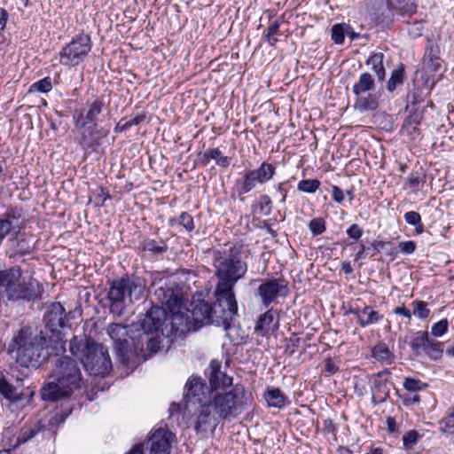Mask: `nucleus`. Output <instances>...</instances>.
Instances as JSON below:
<instances>
[{
	"label": "nucleus",
	"mask_w": 454,
	"mask_h": 454,
	"mask_svg": "<svg viewBox=\"0 0 454 454\" xmlns=\"http://www.w3.org/2000/svg\"><path fill=\"white\" fill-rule=\"evenodd\" d=\"M177 223L182 225L187 231H192L194 229V222L192 216L187 213L183 212L177 218Z\"/></svg>",
	"instance_id": "obj_55"
},
{
	"label": "nucleus",
	"mask_w": 454,
	"mask_h": 454,
	"mask_svg": "<svg viewBox=\"0 0 454 454\" xmlns=\"http://www.w3.org/2000/svg\"><path fill=\"white\" fill-rule=\"evenodd\" d=\"M259 208L262 215H270L272 212V200L269 195L263 194L259 198Z\"/></svg>",
	"instance_id": "obj_54"
},
{
	"label": "nucleus",
	"mask_w": 454,
	"mask_h": 454,
	"mask_svg": "<svg viewBox=\"0 0 454 454\" xmlns=\"http://www.w3.org/2000/svg\"><path fill=\"white\" fill-rule=\"evenodd\" d=\"M168 319L165 309L158 305H152L146 313L141 317L137 324L132 325L136 334H157L162 332V326Z\"/></svg>",
	"instance_id": "obj_12"
},
{
	"label": "nucleus",
	"mask_w": 454,
	"mask_h": 454,
	"mask_svg": "<svg viewBox=\"0 0 454 454\" xmlns=\"http://www.w3.org/2000/svg\"><path fill=\"white\" fill-rule=\"evenodd\" d=\"M419 440V434L415 430H410L403 436V443L405 448H411L417 443Z\"/></svg>",
	"instance_id": "obj_59"
},
{
	"label": "nucleus",
	"mask_w": 454,
	"mask_h": 454,
	"mask_svg": "<svg viewBox=\"0 0 454 454\" xmlns=\"http://www.w3.org/2000/svg\"><path fill=\"white\" fill-rule=\"evenodd\" d=\"M51 376L54 380L46 383L41 389V396L44 401L67 399L81 389L82 385V375L78 364L67 356L57 359Z\"/></svg>",
	"instance_id": "obj_3"
},
{
	"label": "nucleus",
	"mask_w": 454,
	"mask_h": 454,
	"mask_svg": "<svg viewBox=\"0 0 454 454\" xmlns=\"http://www.w3.org/2000/svg\"><path fill=\"white\" fill-rule=\"evenodd\" d=\"M107 333L114 341V348L116 356L121 358L124 364H128L129 360L131 336H137L134 327L125 326L121 324H111L108 326Z\"/></svg>",
	"instance_id": "obj_11"
},
{
	"label": "nucleus",
	"mask_w": 454,
	"mask_h": 454,
	"mask_svg": "<svg viewBox=\"0 0 454 454\" xmlns=\"http://www.w3.org/2000/svg\"><path fill=\"white\" fill-rule=\"evenodd\" d=\"M264 399L269 407L283 409L290 403L288 397L278 387H267Z\"/></svg>",
	"instance_id": "obj_27"
},
{
	"label": "nucleus",
	"mask_w": 454,
	"mask_h": 454,
	"mask_svg": "<svg viewBox=\"0 0 454 454\" xmlns=\"http://www.w3.org/2000/svg\"><path fill=\"white\" fill-rule=\"evenodd\" d=\"M431 360L442 358L443 354V343L438 340L428 339L423 351Z\"/></svg>",
	"instance_id": "obj_39"
},
{
	"label": "nucleus",
	"mask_w": 454,
	"mask_h": 454,
	"mask_svg": "<svg viewBox=\"0 0 454 454\" xmlns=\"http://www.w3.org/2000/svg\"><path fill=\"white\" fill-rule=\"evenodd\" d=\"M407 103L411 105H417L424 100V93L422 90L414 89L407 94Z\"/></svg>",
	"instance_id": "obj_60"
},
{
	"label": "nucleus",
	"mask_w": 454,
	"mask_h": 454,
	"mask_svg": "<svg viewBox=\"0 0 454 454\" xmlns=\"http://www.w3.org/2000/svg\"><path fill=\"white\" fill-rule=\"evenodd\" d=\"M405 222L415 227L417 233L420 234L423 232V223L421 222L420 215L416 211H409L404 214Z\"/></svg>",
	"instance_id": "obj_49"
},
{
	"label": "nucleus",
	"mask_w": 454,
	"mask_h": 454,
	"mask_svg": "<svg viewBox=\"0 0 454 454\" xmlns=\"http://www.w3.org/2000/svg\"><path fill=\"white\" fill-rule=\"evenodd\" d=\"M424 30V23L422 20H417L411 24L408 27V34L411 38H417L422 35Z\"/></svg>",
	"instance_id": "obj_57"
},
{
	"label": "nucleus",
	"mask_w": 454,
	"mask_h": 454,
	"mask_svg": "<svg viewBox=\"0 0 454 454\" xmlns=\"http://www.w3.org/2000/svg\"><path fill=\"white\" fill-rule=\"evenodd\" d=\"M411 306L413 308V315L419 319H426L430 315V309L427 303L424 301L415 300Z\"/></svg>",
	"instance_id": "obj_47"
},
{
	"label": "nucleus",
	"mask_w": 454,
	"mask_h": 454,
	"mask_svg": "<svg viewBox=\"0 0 454 454\" xmlns=\"http://www.w3.org/2000/svg\"><path fill=\"white\" fill-rule=\"evenodd\" d=\"M43 287L40 283L33 278L23 279L22 282H16L12 289L8 290V300L35 301L40 299Z\"/></svg>",
	"instance_id": "obj_17"
},
{
	"label": "nucleus",
	"mask_w": 454,
	"mask_h": 454,
	"mask_svg": "<svg viewBox=\"0 0 454 454\" xmlns=\"http://www.w3.org/2000/svg\"><path fill=\"white\" fill-rule=\"evenodd\" d=\"M275 313L276 311L270 309L262 314L256 321L254 326L255 333H259L261 336L267 335L272 328L271 326L275 319Z\"/></svg>",
	"instance_id": "obj_31"
},
{
	"label": "nucleus",
	"mask_w": 454,
	"mask_h": 454,
	"mask_svg": "<svg viewBox=\"0 0 454 454\" xmlns=\"http://www.w3.org/2000/svg\"><path fill=\"white\" fill-rule=\"evenodd\" d=\"M22 277V270L20 267H12L7 270H0V286L5 288L6 296L8 290L12 289L15 283Z\"/></svg>",
	"instance_id": "obj_29"
},
{
	"label": "nucleus",
	"mask_w": 454,
	"mask_h": 454,
	"mask_svg": "<svg viewBox=\"0 0 454 454\" xmlns=\"http://www.w3.org/2000/svg\"><path fill=\"white\" fill-rule=\"evenodd\" d=\"M372 247L377 252L382 251L386 255L396 257L398 254V249L395 245L391 241L384 240H374L372 243Z\"/></svg>",
	"instance_id": "obj_42"
},
{
	"label": "nucleus",
	"mask_w": 454,
	"mask_h": 454,
	"mask_svg": "<svg viewBox=\"0 0 454 454\" xmlns=\"http://www.w3.org/2000/svg\"><path fill=\"white\" fill-rule=\"evenodd\" d=\"M106 107L104 98L97 97L91 102H87L86 106L81 109L74 111L73 114V121L76 128L84 129L89 126H96L99 115Z\"/></svg>",
	"instance_id": "obj_15"
},
{
	"label": "nucleus",
	"mask_w": 454,
	"mask_h": 454,
	"mask_svg": "<svg viewBox=\"0 0 454 454\" xmlns=\"http://www.w3.org/2000/svg\"><path fill=\"white\" fill-rule=\"evenodd\" d=\"M66 309L60 302H52L44 314L43 321L45 324V332L49 339L53 341L59 337L60 342L63 340L61 329L65 326Z\"/></svg>",
	"instance_id": "obj_14"
},
{
	"label": "nucleus",
	"mask_w": 454,
	"mask_h": 454,
	"mask_svg": "<svg viewBox=\"0 0 454 454\" xmlns=\"http://www.w3.org/2000/svg\"><path fill=\"white\" fill-rule=\"evenodd\" d=\"M145 280L136 275L114 279L107 293L110 312L119 317L123 315L127 307L145 296Z\"/></svg>",
	"instance_id": "obj_5"
},
{
	"label": "nucleus",
	"mask_w": 454,
	"mask_h": 454,
	"mask_svg": "<svg viewBox=\"0 0 454 454\" xmlns=\"http://www.w3.org/2000/svg\"><path fill=\"white\" fill-rule=\"evenodd\" d=\"M44 428L45 425L43 424V420H38L31 426L24 427L20 431V441L22 442H27Z\"/></svg>",
	"instance_id": "obj_41"
},
{
	"label": "nucleus",
	"mask_w": 454,
	"mask_h": 454,
	"mask_svg": "<svg viewBox=\"0 0 454 454\" xmlns=\"http://www.w3.org/2000/svg\"><path fill=\"white\" fill-rule=\"evenodd\" d=\"M429 336L427 332L417 331L410 340L409 345L416 355H419L424 351Z\"/></svg>",
	"instance_id": "obj_36"
},
{
	"label": "nucleus",
	"mask_w": 454,
	"mask_h": 454,
	"mask_svg": "<svg viewBox=\"0 0 454 454\" xmlns=\"http://www.w3.org/2000/svg\"><path fill=\"white\" fill-rule=\"evenodd\" d=\"M12 229V222L10 220V215L4 218H0V243L10 233Z\"/></svg>",
	"instance_id": "obj_56"
},
{
	"label": "nucleus",
	"mask_w": 454,
	"mask_h": 454,
	"mask_svg": "<svg viewBox=\"0 0 454 454\" xmlns=\"http://www.w3.org/2000/svg\"><path fill=\"white\" fill-rule=\"evenodd\" d=\"M425 183V180L420 176L419 172H412L409 175L406 180V184L409 185V188L412 192H419Z\"/></svg>",
	"instance_id": "obj_52"
},
{
	"label": "nucleus",
	"mask_w": 454,
	"mask_h": 454,
	"mask_svg": "<svg viewBox=\"0 0 454 454\" xmlns=\"http://www.w3.org/2000/svg\"><path fill=\"white\" fill-rule=\"evenodd\" d=\"M403 386L407 392H411L417 394L418 391L426 389L427 387V384L422 382L418 379H414L411 377H407L404 379Z\"/></svg>",
	"instance_id": "obj_48"
},
{
	"label": "nucleus",
	"mask_w": 454,
	"mask_h": 454,
	"mask_svg": "<svg viewBox=\"0 0 454 454\" xmlns=\"http://www.w3.org/2000/svg\"><path fill=\"white\" fill-rule=\"evenodd\" d=\"M423 114L421 111L415 110L404 120L402 130H406L408 135H412L421 123Z\"/></svg>",
	"instance_id": "obj_37"
},
{
	"label": "nucleus",
	"mask_w": 454,
	"mask_h": 454,
	"mask_svg": "<svg viewBox=\"0 0 454 454\" xmlns=\"http://www.w3.org/2000/svg\"><path fill=\"white\" fill-rule=\"evenodd\" d=\"M92 47L90 35L83 31L80 32L59 51V64L67 67H78L88 59Z\"/></svg>",
	"instance_id": "obj_7"
},
{
	"label": "nucleus",
	"mask_w": 454,
	"mask_h": 454,
	"mask_svg": "<svg viewBox=\"0 0 454 454\" xmlns=\"http://www.w3.org/2000/svg\"><path fill=\"white\" fill-rule=\"evenodd\" d=\"M375 88V81L372 75L364 72L362 73L357 82L352 87L356 95L355 107L360 112L374 111L379 106V93H372Z\"/></svg>",
	"instance_id": "obj_9"
},
{
	"label": "nucleus",
	"mask_w": 454,
	"mask_h": 454,
	"mask_svg": "<svg viewBox=\"0 0 454 454\" xmlns=\"http://www.w3.org/2000/svg\"><path fill=\"white\" fill-rule=\"evenodd\" d=\"M153 299L152 303H160L159 308L165 309L167 313L176 310L180 305H183L181 290L170 284H164L157 287L153 292Z\"/></svg>",
	"instance_id": "obj_19"
},
{
	"label": "nucleus",
	"mask_w": 454,
	"mask_h": 454,
	"mask_svg": "<svg viewBox=\"0 0 454 454\" xmlns=\"http://www.w3.org/2000/svg\"><path fill=\"white\" fill-rule=\"evenodd\" d=\"M448 329L449 321L446 318H443L432 325L430 333L434 337L438 338L444 335L448 332Z\"/></svg>",
	"instance_id": "obj_53"
},
{
	"label": "nucleus",
	"mask_w": 454,
	"mask_h": 454,
	"mask_svg": "<svg viewBox=\"0 0 454 454\" xmlns=\"http://www.w3.org/2000/svg\"><path fill=\"white\" fill-rule=\"evenodd\" d=\"M108 135V131H104L102 128L96 126H88L82 133L79 138V145L84 151L92 153L98 152L101 146L102 138Z\"/></svg>",
	"instance_id": "obj_22"
},
{
	"label": "nucleus",
	"mask_w": 454,
	"mask_h": 454,
	"mask_svg": "<svg viewBox=\"0 0 454 454\" xmlns=\"http://www.w3.org/2000/svg\"><path fill=\"white\" fill-rule=\"evenodd\" d=\"M258 282L254 297L261 308L268 309L271 304L278 303L279 298L284 299L289 294L288 282L285 278H270Z\"/></svg>",
	"instance_id": "obj_10"
},
{
	"label": "nucleus",
	"mask_w": 454,
	"mask_h": 454,
	"mask_svg": "<svg viewBox=\"0 0 454 454\" xmlns=\"http://www.w3.org/2000/svg\"><path fill=\"white\" fill-rule=\"evenodd\" d=\"M399 398L402 400L403 404L405 406H411L420 402L419 395L411 392L399 394Z\"/></svg>",
	"instance_id": "obj_58"
},
{
	"label": "nucleus",
	"mask_w": 454,
	"mask_h": 454,
	"mask_svg": "<svg viewBox=\"0 0 454 454\" xmlns=\"http://www.w3.org/2000/svg\"><path fill=\"white\" fill-rule=\"evenodd\" d=\"M215 301L210 303L205 300H193L189 309L191 317L197 330L205 325H215L224 330L231 327L233 317L238 313V304L230 299L220 300L215 294Z\"/></svg>",
	"instance_id": "obj_4"
},
{
	"label": "nucleus",
	"mask_w": 454,
	"mask_h": 454,
	"mask_svg": "<svg viewBox=\"0 0 454 454\" xmlns=\"http://www.w3.org/2000/svg\"><path fill=\"white\" fill-rule=\"evenodd\" d=\"M320 186L317 179H303L298 183L297 189L305 193H315Z\"/></svg>",
	"instance_id": "obj_50"
},
{
	"label": "nucleus",
	"mask_w": 454,
	"mask_h": 454,
	"mask_svg": "<svg viewBox=\"0 0 454 454\" xmlns=\"http://www.w3.org/2000/svg\"><path fill=\"white\" fill-rule=\"evenodd\" d=\"M7 350L20 366L37 369L51 356L63 355L66 347L65 342H60L59 337L51 341L43 331L34 333L28 328H21L13 335Z\"/></svg>",
	"instance_id": "obj_1"
},
{
	"label": "nucleus",
	"mask_w": 454,
	"mask_h": 454,
	"mask_svg": "<svg viewBox=\"0 0 454 454\" xmlns=\"http://www.w3.org/2000/svg\"><path fill=\"white\" fill-rule=\"evenodd\" d=\"M212 410L208 403L185 408L187 427H192L201 437L207 436L209 432L213 433L221 420L215 412L212 413Z\"/></svg>",
	"instance_id": "obj_8"
},
{
	"label": "nucleus",
	"mask_w": 454,
	"mask_h": 454,
	"mask_svg": "<svg viewBox=\"0 0 454 454\" xmlns=\"http://www.w3.org/2000/svg\"><path fill=\"white\" fill-rule=\"evenodd\" d=\"M176 435L164 428H158L152 432L149 437V454H170L171 444Z\"/></svg>",
	"instance_id": "obj_20"
},
{
	"label": "nucleus",
	"mask_w": 454,
	"mask_h": 454,
	"mask_svg": "<svg viewBox=\"0 0 454 454\" xmlns=\"http://www.w3.org/2000/svg\"><path fill=\"white\" fill-rule=\"evenodd\" d=\"M151 334H140L131 336V342L135 350H143L144 345L146 344L147 350L153 354L157 353L160 349V340L158 333L153 336Z\"/></svg>",
	"instance_id": "obj_26"
},
{
	"label": "nucleus",
	"mask_w": 454,
	"mask_h": 454,
	"mask_svg": "<svg viewBox=\"0 0 454 454\" xmlns=\"http://www.w3.org/2000/svg\"><path fill=\"white\" fill-rule=\"evenodd\" d=\"M398 253H402L403 254L408 255L411 254L415 252L417 248L416 242L413 240L402 241L398 244Z\"/></svg>",
	"instance_id": "obj_61"
},
{
	"label": "nucleus",
	"mask_w": 454,
	"mask_h": 454,
	"mask_svg": "<svg viewBox=\"0 0 454 454\" xmlns=\"http://www.w3.org/2000/svg\"><path fill=\"white\" fill-rule=\"evenodd\" d=\"M222 364L218 360L213 359L209 364V390L211 394L217 391H223L222 389H227L233 387L232 378L229 377L224 372L221 371Z\"/></svg>",
	"instance_id": "obj_21"
},
{
	"label": "nucleus",
	"mask_w": 454,
	"mask_h": 454,
	"mask_svg": "<svg viewBox=\"0 0 454 454\" xmlns=\"http://www.w3.org/2000/svg\"><path fill=\"white\" fill-rule=\"evenodd\" d=\"M347 33L346 23L334 24L331 28V38L335 44H343Z\"/></svg>",
	"instance_id": "obj_46"
},
{
	"label": "nucleus",
	"mask_w": 454,
	"mask_h": 454,
	"mask_svg": "<svg viewBox=\"0 0 454 454\" xmlns=\"http://www.w3.org/2000/svg\"><path fill=\"white\" fill-rule=\"evenodd\" d=\"M346 314L356 316L357 324L363 328L377 324L384 317L370 305L350 307Z\"/></svg>",
	"instance_id": "obj_23"
},
{
	"label": "nucleus",
	"mask_w": 454,
	"mask_h": 454,
	"mask_svg": "<svg viewBox=\"0 0 454 454\" xmlns=\"http://www.w3.org/2000/svg\"><path fill=\"white\" fill-rule=\"evenodd\" d=\"M67 417V414H64L59 411H54L47 415V417L43 420V424L45 425V428L47 427L49 430H52L63 424Z\"/></svg>",
	"instance_id": "obj_43"
},
{
	"label": "nucleus",
	"mask_w": 454,
	"mask_h": 454,
	"mask_svg": "<svg viewBox=\"0 0 454 454\" xmlns=\"http://www.w3.org/2000/svg\"><path fill=\"white\" fill-rule=\"evenodd\" d=\"M170 325V333L176 338H184L191 331H197L194 322L189 313V309H183L182 305L176 310L168 312Z\"/></svg>",
	"instance_id": "obj_18"
},
{
	"label": "nucleus",
	"mask_w": 454,
	"mask_h": 454,
	"mask_svg": "<svg viewBox=\"0 0 454 454\" xmlns=\"http://www.w3.org/2000/svg\"><path fill=\"white\" fill-rule=\"evenodd\" d=\"M390 372L386 369L378 372L373 379L372 387V401L378 404L385 402L389 397V387L387 386V378Z\"/></svg>",
	"instance_id": "obj_24"
},
{
	"label": "nucleus",
	"mask_w": 454,
	"mask_h": 454,
	"mask_svg": "<svg viewBox=\"0 0 454 454\" xmlns=\"http://www.w3.org/2000/svg\"><path fill=\"white\" fill-rule=\"evenodd\" d=\"M349 239L359 240L363 236V229L357 223H352L346 231Z\"/></svg>",
	"instance_id": "obj_63"
},
{
	"label": "nucleus",
	"mask_w": 454,
	"mask_h": 454,
	"mask_svg": "<svg viewBox=\"0 0 454 454\" xmlns=\"http://www.w3.org/2000/svg\"><path fill=\"white\" fill-rule=\"evenodd\" d=\"M372 356L387 364H392L395 360V355L384 342H379L372 348Z\"/></svg>",
	"instance_id": "obj_34"
},
{
	"label": "nucleus",
	"mask_w": 454,
	"mask_h": 454,
	"mask_svg": "<svg viewBox=\"0 0 454 454\" xmlns=\"http://www.w3.org/2000/svg\"><path fill=\"white\" fill-rule=\"evenodd\" d=\"M184 396L185 408L207 403L211 397V392L206 382L199 376H192L185 384Z\"/></svg>",
	"instance_id": "obj_16"
},
{
	"label": "nucleus",
	"mask_w": 454,
	"mask_h": 454,
	"mask_svg": "<svg viewBox=\"0 0 454 454\" xmlns=\"http://www.w3.org/2000/svg\"><path fill=\"white\" fill-rule=\"evenodd\" d=\"M301 344V339L297 337L289 338L286 340L285 351L289 356H293L296 352L297 348Z\"/></svg>",
	"instance_id": "obj_62"
},
{
	"label": "nucleus",
	"mask_w": 454,
	"mask_h": 454,
	"mask_svg": "<svg viewBox=\"0 0 454 454\" xmlns=\"http://www.w3.org/2000/svg\"><path fill=\"white\" fill-rule=\"evenodd\" d=\"M203 157L206 160H215V164L223 168H227L231 165V158L223 156L219 148H212L205 152Z\"/></svg>",
	"instance_id": "obj_40"
},
{
	"label": "nucleus",
	"mask_w": 454,
	"mask_h": 454,
	"mask_svg": "<svg viewBox=\"0 0 454 454\" xmlns=\"http://www.w3.org/2000/svg\"><path fill=\"white\" fill-rule=\"evenodd\" d=\"M85 370L94 376H106L112 370V361L107 348L96 343L82 363Z\"/></svg>",
	"instance_id": "obj_13"
},
{
	"label": "nucleus",
	"mask_w": 454,
	"mask_h": 454,
	"mask_svg": "<svg viewBox=\"0 0 454 454\" xmlns=\"http://www.w3.org/2000/svg\"><path fill=\"white\" fill-rule=\"evenodd\" d=\"M257 184H264L270 181L276 174V168L266 161L261 163L258 168L249 169Z\"/></svg>",
	"instance_id": "obj_28"
},
{
	"label": "nucleus",
	"mask_w": 454,
	"mask_h": 454,
	"mask_svg": "<svg viewBox=\"0 0 454 454\" xmlns=\"http://www.w3.org/2000/svg\"><path fill=\"white\" fill-rule=\"evenodd\" d=\"M384 54L382 52H376L372 54L366 60V65L371 66V68L380 82H382L386 77V69L383 65Z\"/></svg>",
	"instance_id": "obj_32"
},
{
	"label": "nucleus",
	"mask_w": 454,
	"mask_h": 454,
	"mask_svg": "<svg viewBox=\"0 0 454 454\" xmlns=\"http://www.w3.org/2000/svg\"><path fill=\"white\" fill-rule=\"evenodd\" d=\"M281 22L280 19L275 20L264 33V38L270 46H274L278 41L275 35L279 34Z\"/></svg>",
	"instance_id": "obj_45"
},
{
	"label": "nucleus",
	"mask_w": 454,
	"mask_h": 454,
	"mask_svg": "<svg viewBox=\"0 0 454 454\" xmlns=\"http://www.w3.org/2000/svg\"><path fill=\"white\" fill-rule=\"evenodd\" d=\"M222 390L211 394L208 404L220 420L231 421L247 408L249 397L239 384Z\"/></svg>",
	"instance_id": "obj_6"
},
{
	"label": "nucleus",
	"mask_w": 454,
	"mask_h": 454,
	"mask_svg": "<svg viewBox=\"0 0 454 454\" xmlns=\"http://www.w3.org/2000/svg\"><path fill=\"white\" fill-rule=\"evenodd\" d=\"M96 343L90 337L74 335L69 341V351L82 364Z\"/></svg>",
	"instance_id": "obj_25"
},
{
	"label": "nucleus",
	"mask_w": 454,
	"mask_h": 454,
	"mask_svg": "<svg viewBox=\"0 0 454 454\" xmlns=\"http://www.w3.org/2000/svg\"><path fill=\"white\" fill-rule=\"evenodd\" d=\"M257 184L254 181V178L249 173L248 170L245 171L241 176L238 177L234 181L233 184V192H236L239 196H242L252 192Z\"/></svg>",
	"instance_id": "obj_30"
},
{
	"label": "nucleus",
	"mask_w": 454,
	"mask_h": 454,
	"mask_svg": "<svg viewBox=\"0 0 454 454\" xmlns=\"http://www.w3.org/2000/svg\"><path fill=\"white\" fill-rule=\"evenodd\" d=\"M0 394L12 403H19L22 400V394H19L3 375H0Z\"/></svg>",
	"instance_id": "obj_35"
},
{
	"label": "nucleus",
	"mask_w": 454,
	"mask_h": 454,
	"mask_svg": "<svg viewBox=\"0 0 454 454\" xmlns=\"http://www.w3.org/2000/svg\"><path fill=\"white\" fill-rule=\"evenodd\" d=\"M308 226L313 237L323 234L326 230L325 221L322 217L313 218Z\"/></svg>",
	"instance_id": "obj_51"
},
{
	"label": "nucleus",
	"mask_w": 454,
	"mask_h": 454,
	"mask_svg": "<svg viewBox=\"0 0 454 454\" xmlns=\"http://www.w3.org/2000/svg\"><path fill=\"white\" fill-rule=\"evenodd\" d=\"M52 90V82L51 77L47 76L32 83L28 89V92L48 93Z\"/></svg>",
	"instance_id": "obj_44"
},
{
	"label": "nucleus",
	"mask_w": 454,
	"mask_h": 454,
	"mask_svg": "<svg viewBox=\"0 0 454 454\" xmlns=\"http://www.w3.org/2000/svg\"><path fill=\"white\" fill-rule=\"evenodd\" d=\"M405 81V67L403 63H400L395 69H394L390 77L388 78L386 89L387 92H394L396 88L402 84H403Z\"/></svg>",
	"instance_id": "obj_33"
},
{
	"label": "nucleus",
	"mask_w": 454,
	"mask_h": 454,
	"mask_svg": "<svg viewBox=\"0 0 454 454\" xmlns=\"http://www.w3.org/2000/svg\"><path fill=\"white\" fill-rule=\"evenodd\" d=\"M142 248L153 255H161L168 251V246L165 241L147 239L142 242Z\"/></svg>",
	"instance_id": "obj_38"
},
{
	"label": "nucleus",
	"mask_w": 454,
	"mask_h": 454,
	"mask_svg": "<svg viewBox=\"0 0 454 454\" xmlns=\"http://www.w3.org/2000/svg\"><path fill=\"white\" fill-rule=\"evenodd\" d=\"M214 265L218 278L215 294L221 297L220 300L230 299L237 302L234 287L247 271V263L242 260V247L235 245L215 252Z\"/></svg>",
	"instance_id": "obj_2"
},
{
	"label": "nucleus",
	"mask_w": 454,
	"mask_h": 454,
	"mask_svg": "<svg viewBox=\"0 0 454 454\" xmlns=\"http://www.w3.org/2000/svg\"><path fill=\"white\" fill-rule=\"evenodd\" d=\"M146 119L145 112L138 113L130 117L129 120L126 121V128L130 129L132 126H137L145 121Z\"/></svg>",
	"instance_id": "obj_64"
}]
</instances>
